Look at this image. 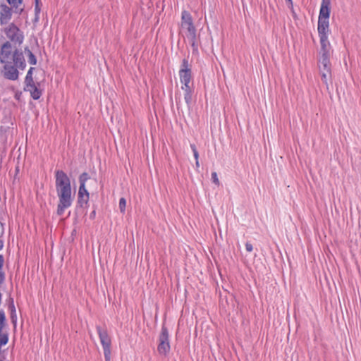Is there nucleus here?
<instances>
[{
  "label": "nucleus",
  "instance_id": "obj_1",
  "mask_svg": "<svg viewBox=\"0 0 361 361\" xmlns=\"http://www.w3.org/2000/svg\"><path fill=\"white\" fill-rule=\"evenodd\" d=\"M55 179L56 190L59 197L56 213L61 216L73 202L71 180L62 170L55 171Z\"/></svg>",
  "mask_w": 361,
  "mask_h": 361
},
{
  "label": "nucleus",
  "instance_id": "obj_2",
  "mask_svg": "<svg viewBox=\"0 0 361 361\" xmlns=\"http://www.w3.org/2000/svg\"><path fill=\"white\" fill-rule=\"evenodd\" d=\"M11 44V42L6 41L0 46V63H13L19 66L20 70H25L26 62L23 52L16 47Z\"/></svg>",
  "mask_w": 361,
  "mask_h": 361
},
{
  "label": "nucleus",
  "instance_id": "obj_3",
  "mask_svg": "<svg viewBox=\"0 0 361 361\" xmlns=\"http://www.w3.org/2000/svg\"><path fill=\"white\" fill-rule=\"evenodd\" d=\"M1 31L6 35L11 44L18 46L23 44L25 38L23 32L14 23H10Z\"/></svg>",
  "mask_w": 361,
  "mask_h": 361
},
{
  "label": "nucleus",
  "instance_id": "obj_4",
  "mask_svg": "<svg viewBox=\"0 0 361 361\" xmlns=\"http://www.w3.org/2000/svg\"><path fill=\"white\" fill-rule=\"evenodd\" d=\"M96 329L100 339L101 344L103 347L105 360L110 361L111 341L108 334L107 330L106 328H102L99 326H97Z\"/></svg>",
  "mask_w": 361,
  "mask_h": 361
},
{
  "label": "nucleus",
  "instance_id": "obj_5",
  "mask_svg": "<svg viewBox=\"0 0 361 361\" xmlns=\"http://www.w3.org/2000/svg\"><path fill=\"white\" fill-rule=\"evenodd\" d=\"M170 349L171 346L169 343V331L166 326L163 324L159 336L157 351L160 355L166 356L169 354Z\"/></svg>",
  "mask_w": 361,
  "mask_h": 361
},
{
  "label": "nucleus",
  "instance_id": "obj_6",
  "mask_svg": "<svg viewBox=\"0 0 361 361\" xmlns=\"http://www.w3.org/2000/svg\"><path fill=\"white\" fill-rule=\"evenodd\" d=\"M1 75L6 80H16L19 78V66L13 63H2Z\"/></svg>",
  "mask_w": 361,
  "mask_h": 361
},
{
  "label": "nucleus",
  "instance_id": "obj_7",
  "mask_svg": "<svg viewBox=\"0 0 361 361\" xmlns=\"http://www.w3.org/2000/svg\"><path fill=\"white\" fill-rule=\"evenodd\" d=\"M13 9L12 6L9 7L5 4L0 5V25L1 26H6L9 24V21L12 18Z\"/></svg>",
  "mask_w": 361,
  "mask_h": 361
},
{
  "label": "nucleus",
  "instance_id": "obj_8",
  "mask_svg": "<svg viewBox=\"0 0 361 361\" xmlns=\"http://www.w3.org/2000/svg\"><path fill=\"white\" fill-rule=\"evenodd\" d=\"M331 0H322L318 19L329 20Z\"/></svg>",
  "mask_w": 361,
  "mask_h": 361
},
{
  "label": "nucleus",
  "instance_id": "obj_9",
  "mask_svg": "<svg viewBox=\"0 0 361 361\" xmlns=\"http://www.w3.org/2000/svg\"><path fill=\"white\" fill-rule=\"evenodd\" d=\"M182 27L186 28L188 32L196 31L190 14L185 11L182 13Z\"/></svg>",
  "mask_w": 361,
  "mask_h": 361
},
{
  "label": "nucleus",
  "instance_id": "obj_10",
  "mask_svg": "<svg viewBox=\"0 0 361 361\" xmlns=\"http://www.w3.org/2000/svg\"><path fill=\"white\" fill-rule=\"evenodd\" d=\"M317 30L319 37H328L329 32V20L318 19Z\"/></svg>",
  "mask_w": 361,
  "mask_h": 361
},
{
  "label": "nucleus",
  "instance_id": "obj_11",
  "mask_svg": "<svg viewBox=\"0 0 361 361\" xmlns=\"http://www.w3.org/2000/svg\"><path fill=\"white\" fill-rule=\"evenodd\" d=\"M179 76L180 82L183 85H189L192 78V71L191 70H180Z\"/></svg>",
  "mask_w": 361,
  "mask_h": 361
},
{
  "label": "nucleus",
  "instance_id": "obj_12",
  "mask_svg": "<svg viewBox=\"0 0 361 361\" xmlns=\"http://www.w3.org/2000/svg\"><path fill=\"white\" fill-rule=\"evenodd\" d=\"M321 44V54H329L330 55V43L328 40V37H319Z\"/></svg>",
  "mask_w": 361,
  "mask_h": 361
},
{
  "label": "nucleus",
  "instance_id": "obj_13",
  "mask_svg": "<svg viewBox=\"0 0 361 361\" xmlns=\"http://www.w3.org/2000/svg\"><path fill=\"white\" fill-rule=\"evenodd\" d=\"M8 307L11 312V322L14 324V326L16 325L17 322V314H16V310L14 305V300L13 298L10 297L8 300Z\"/></svg>",
  "mask_w": 361,
  "mask_h": 361
},
{
  "label": "nucleus",
  "instance_id": "obj_14",
  "mask_svg": "<svg viewBox=\"0 0 361 361\" xmlns=\"http://www.w3.org/2000/svg\"><path fill=\"white\" fill-rule=\"evenodd\" d=\"M329 56V54H321L319 60V63L322 66L323 71L326 73H330L331 71Z\"/></svg>",
  "mask_w": 361,
  "mask_h": 361
},
{
  "label": "nucleus",
  "instance_id": "obj_15",
  "mask_svg": "<svg viewBox=\"0 0 361 361\" xmlns=\"http://www.w3.org/2000/svg\"><path fill=\"white\" fill-rule=\"evenodd\" d=\"M188 37L190 39V43L192 49V54H197L198 53V44L197 42L196 31L188 32Z\"/></svg>",
  "mask_w": 361,
  "mask_h": 361
},
{
  "label": "nucleus",
  "instance_id": "obj_16",
  "mask_svg": "<svg viewBox=\"0 0 361 361\" xmlns=\"http://www.w3.org/2000/svg\"><path fill=\"white\" fill-rule=\"evenodd\" d=\"M181 88L185 92L184 99H185L186 104H188V106H190L192 103V88L190 87V85H187V86L183 85Z\"/></svg>",
  "mask_w": 361,
  "mask_h": 361
},
{
  "label": "nucleus",
  "instance_id": "obj_17",
  "mask_svg": "<svg viewBox=\"0 0 361 361\" xmlns=\"http://www.w3.org/2000/svg\"><path fill=\"white\" fill-rule=\"evenodd\" d=\"M8 4H10L14 9V12L18 14H21L24 11V8H20V6L23 4V0H6Z\"/></svg>",
  "mask_w": 361,
  "mask_h": 361
},
{
  "label": "nucleus",
  "instance_id": "obj_18",
  "mask_svg": "<svg viewBox=\"0 0 361 361\" xmlns=\"http://www.w3.org/2000/svg\"><path fill=\"white\" fill-rule=\"evenodd\" d=\"M25 91L30 92L32 98L35 100H37L42 96V91L37 87L36 85L28 88V90H24Z\"/></svg>",
  "mask_w": 361,
  "mask_h": 361
},
{
  "label": "nucleus",
  "instance_id": "obj_19",
  "mask_svg": "<svg viewBox=\"0 0 361 361\" xmlns=\"http://www.w3.org/2000/svg\"><path fill=\"white\" fill-rule=\"evenodd\" d=\"M89 197L78 194L77 209L85 208L88 204Z\"/></svg>",
  "mask_w": 361,
  "mask_h": 361
},
{
  "label": "nucleus",
  "instance_id": "obj_20",
  "mask_svg": "<svg viewBox=\"0 0 361 361\" xmlns=\"http://www.w3.org/2000/svg\"><path fill=\"white\" fill-rule=\"evenodd\" d=\"M24 53L26 54L28 59V63L31 65L37 64V58L32 51L29 49L28 47L24 48Z\"/></svg>",
  "mask_w": 361,
  "mask_h": 361
},
{
  "label": "nucleus",
  "instance_id": "obj_21",
  "mask_svg": "<svg viewBox=\"0 0 361 361\" xmlns=\"http://www.w3.org/2000/svg\"><path fill=\"white\" fill-rule=\"evenodd\" d=\"M6 324V318L3 310H0V335H4L3 329Z\"/></svg>",
  "mask_w": 361,
  "mask_h": 361
},
{
  "label": "nucleus",
  "instance_id": "obj_22",
  "mask_svg": "<svg viewBox=\"0 0 361 361\" xmlns=\"http://www.w3.org/2000/svg\"><path fill=\"white\" fill-rule=\"evenodd\" d=\"M35 85L36 84L34 82L33 77L25 76L24 90H28V88L32 87Z\"/></svg>",
  "mask_w": 361,
  "mask_h": 361
},
{
  "label": "nucleus",
  "instance_id": "obj_23",
  "mask_svg": "<svg viewBox=\"0 0 361 361\" xmlns=\"http://www.w3.org/2000/svg\"><path fill=\"white\" fill-rule=\"evenodd\" d=\"M90 178V175L87 172L82 173L79 176L80 185H85L87 180Z\"/></svg>",
  "mask_w": 361,
  "mask_h": 361
},
{
  "label": "nucleus",
  "instance_id": "obj_24",
  "mask_svg": "<svg viewBox=\"0 0 361 361\" xmlns=\"http://www.w3.org/2000/svg\"><path fill=\"white\" fill-rule=\"evenodd\" d=\"M126 200L124 197H121L119 200V209L121 213H124L126 211Z\"/></svg>",
  "mask_w": 361,
  "mask_h": 361
},
{
  "label": "nucleus",
  "instance_id": "obj_25",
  "mask_svg": "<svg viewBox=\"0 0 361 361\" xmlns=\"http://www.w3.org/2000/svg\"><path fill=\"white\" fill-rule=\"evenodd\" d=\"M78 195H83L90 197V194L85 188V185H80L78 190Z\"/></svg>",
  "mask_w": 361,
  "mask_h": 361
},
{
  "label": "nucleus",
  "instance_id": "obj_26",
  "mask_svg": "<svg viewBox=\"0 0 361 361\" xmlns=\"http://www.w3.org/2000/svg\"><path fill=\"white\" fill-rule=\"evenodd\" d=\"M180 70H191L190 66L189 65L187 59H183Z\"/></svg>",
  "mask_w": 361,
  "mask_h": 361
},
{
  "label": "nucleus",
  "instance_id": "obj_27",
  "mask_svg": "<svg viewBox=\"0 0 361 361\" xmlns=\"http://www.w3.org/2000/svg\"><path fill=\"white\" fill-rule=\"evenodd\" d=\"M190 148L193 152V155L195 159H199V153L195 144H190Z\"/></svg>",
  "mask_w": 361,
  "mask_h": 361
},
{
  "label": "nucleus",
  "instance_id": "obj_28",
  "mask_svg": "<svg viewBox=\"0 0 361 361\" xmlns=\"http://www.w3.org/2000/svg\"><path fill=\"white\" fill-rule=\"evenodd\" d=\"M11 90L15 92L14 97L16 100L20 101L21 96H22V92L19 90H15V87H12Z\"/></svg>",
  "mask_w": 361,
  "mask_h": 361
},
{
  "label": "nucleus",
  "instance_id": "obj_29",
  "mask_svg": "<svg viewBox=\"0 0 361 361\" xmlns=\"http://www.w3.org/2000/svg\"><path fill=\"white\" fill-rule=\"evenodd\" d=\"M212 180L213 183H215L216 185H219V180L218 179L216 172L212 173Z\"/></svg>",
  "mask_w": 361,
  "mask_h": 361
},
{
  "label": "nucleus",
  "instance_id": "obj_30",
  "mask_svg": "<svg viewBox=\"0 0 361 361\" xmlns=\"http://www.w3.org/2000/svg\"><path fill=\"white\" fill-rule=\"evenodd\" d=\"M35 14H40V7L39 5V0H35Z\"/></svg>",
  "mask_w": 361,
  "mask_h": 361
},
{
  "label": "nucleus",
  "instance_id": "obj_31",
  "mask_svg": "<svg viewBox=\"0 0 361 361\" xmlns=\"http://www.w3.org/2000/svg\"><path fill=\"white\" fill-rule=\"evenodd\" d=\"M5 279H6L5 273L3 271L0 270V287L4 283Z\"/></svg>",
  "mask_w": 361,
  "mask_h": 361
},
{
  "label": "nucleus",
  "instance_id": "obj_32",
  "mask_svg": "<svg viewBox=\"0 0 361 361\" xmlns=\"http://www.w3.org/2000/svg\"><path fill=\"white\" fill-rule=\"evenodd\" d=\"M245 249L247 252H252L253 250L252 245L249 242H247L245 243Z\"/></svg>",
  "mask_w": 361,
  "mask_h": 361
},
{
  "label": "nucleus",
  "instance_id": "obj_33",
  "mask_svg": "<svg viewBox=\"0 0 361 361\" xmlns=\"http://www.w3.org/2000/svg\"><path fill=\"white\" fill-rule=\"evenodd\" d=\"M4 233V228L2 223L0 222V239H2Z\"/></svg>",
  "mask_w": 361,
  "mask_h": 361
},
{
  "label": "nucleus",
  "instance_id": "obj_34",
  "mask_svg": "<svg viewBox=\"0 0 361 361\" xmlns=\"http://www.w3.org/2000/svg\"><path fill=\"white\" fill-rule=\"evenodd\" d=\"M34 70H35V68H33V67L30 68V69L28 70V71L27 73L26 76L32 77V73H33Z\"/></svg>",
  "mask_w": 361,
  "mask_h": 361
},
{
  "label": "nucleus",
  "instance_id": "obj_35",
  "mask_svg": "<svg viewBox=\"0 0 361 361\" xmlns=\"http://www.w3.org/2000/svg\"><path fill=\"white\" fill-rule=\"evenodd\" d=\"M4 263V257L3 255H0V270L2 269Z\"/></svg>",
  "mask_w": 361,
  "mask_h": 361
},
{
  "label": "nucleus",
  "instance_id": "obj_36",
  "mask_svg": "<svg viewBox=\"0 0 361 361\" xmlns=\"http://www.w3.org/2000/svg\"><path fill=\"white\" fill-rule=\"evenodd\" d=\"M330 73H326V71H324L322 72V80L326 82V76H327V74H329Z\"/></svg>",
  "mask_w": 361,
  "mask_h": 361
},
{
  "label": "nucleus",
  "instance_id": "obj_37",
  "mask_svg": "<svg viewBox=\"0 0 361 361\" xmlns=\"http://www.w3.org/2000/svg\"><path fill=\"white\" fill-rule=\"evenodd\" d=\"M95 214H96L95 210H93L90 215V218L92 219H94Z\"/></svg>",
  "mask_w": 361,
  "mask_h": 361
},
{
  "label": "nucleus",
  "instance_id": "obj_38",
  "mask_svg": "<svg viewBox=\"0 0 361 361\" xmlns=\"http://www.w3.org/2000/svg\"><path fill=\"white\" fill-rule=\"evenodd\" d=\"M39 20V14H35L34 22H38Z\"/></svg>",
  "mask_w": 361,
  "mask_h": 361
},
{
  "label": "nucleus",
  "instance_id": "obj_39",
  "mask_svg": "<svg viewBox=\"0 0 361 361\" xmlns=\"http://www.w3.org/2000/svg\"><path fill=\"white\" fill-rule=\"evenodd\" d=\"M4 240L3 239H0V250H1L4 247Z\"/></svg>",
  "mask_w": 361,
  "mask_h": 361
},
{
  "label": "nucleus",
  "instance_id": "obj_40",
  "mask_svg": "<svg viewBox=\"0 0 361 361\" xmlns=\"http://www.w3.org/2000/svg\"><path fill=\"white\" fill-rule=\"evenodd\" d=\"M195 165H196V167H199L200 166V163H199V160L198 159H195Z\"/></svg>",
  "mask_w": 361,
  "mask_h": 361
},
{
  "label": "nucleus",
  "instance_id": "obj_41",
  "mask_svg": "<svg viewBox=\"0 0 361 361\" xmlns=\"http://www.w3.org/2000/svg\"><path fill=\"white\" fill-rule=\"evenodd\" d=\"M286 1L290 4L291 8H293V1H292V0H286Z\"/></svg>",
  "mask_w": 361,
  "mask_h": 361
}]
</instances>
